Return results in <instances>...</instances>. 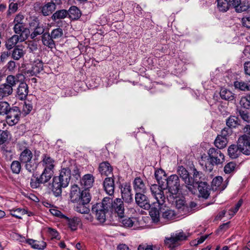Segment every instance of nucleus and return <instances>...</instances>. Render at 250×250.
Instances as JSON below:
<instances>
[{
  "label": "nucleus",
  "instance_id": "obj_1",
  "mask_svg": "<svg viewBox=\"0 0 250 250\" xmlns=\"http://www.w3.org/2000/svg\"><path fill=\"white\" fill-rule=\"evenodd\" d=\"M71 176V170L69 167L62 168L59 176L53 178L51 190L56 197L62 195V188L68 186Z\"/></svg>",
  "mask_w": 250,
  "mask_h": 250
},
{
  "label": "nucleus",
  "instance_id": "obj_2",
  "mask_svg": "<svg viewBox=\"0 0 250 250\" xmlns=\"http://www.w3.org/2000/svg\"><path fill=\"white\" fill-rule=\"evenodd\" d=\"M207 153L208 156L205 157L207 161L202 159L200 162V164L204 166V169L207 171L211 172L214 166L222 164L225 161L224 154L218 148H210Z\"/></svg>",
  "mask_w": 250,
  "mask_h": 250
},
{
  "label": "nucleus",
  "instance_id": "obj_3",
  "mask_svg": "<svg viewBox=\"0 0 250 250\" xmlns=\"http://www.w3.org/2000/svg\"><path fill=\"white\" fill-rule=\"evenodd\" d=\"M112 203V200L110 197H104L102 202L93 205L91 212L96 216L97 219H108L113 218L110 208Z\"/></svg>",
  "mask_w": 250,
  "mask_h": 250
},
{
  "label": "nucleus",
  "instance_id": "obj_4",
  "mask_svg": "<svg viewBox=\"0 0 250 250\" xmlns=\"http://www.w3.org/2000/svg\"><path fill=\"white\" fill-rule=\"evenodd\" d=\"M149 215L152 219H160V215L164 219H171L174 217H179L180 215L176 212L174 209L166 205H160L159 207L156 206L154 203L149 211Z\"/></svg>",
  "mask_w": 250,
  "mask_h": 250
},
{
  "label": "nucleus",
  "instance_id": "obj_5",
  "mask_svg": "<svg viewBox=\"0 0 250 250\" xmlns=\"http://www.w3.org/2000/svg\"><path fill=\"white\" fill-rule=\"evenodd\" d=\"M187 238V235L183 231H176L165 237L164 245L169 250H177Z\"/></svg>",
  "mask_w": 250,
  "mask_h": 250
},
{
  "label": "nucleus",
  "instance_id": "obj_6",
  "mask_svg": "<svg viewBox=\"0 0 250 250\" xmlns=\"http://www.w3.org/2000/svg\"><path fill=\"white\" fill-rule=\"evenodd\" d=\"M169 203H175V206L180 213V216L189 214V208L186 203L185 198L179 193L175 195H167Z\"/></svg>",
  "mask_w": 250,
  "mask_h": 250
},
{
  "label": "nucleus",
  "instance_id": "obj_7",
  "mask_svg": "<svg viewBox=\"0 0 250 250\" xmlns=\"http://www.w3.org/2000/svg\"><path fill=\"white\" fill-rule=\"evenodd\" d=\"M119 222V225L125 228H133V229H137L140 228L149 227L147 224L148 221L146 220H117ZM149 221V220H146ZM152 224H158L160 220H150Z\"/></svg>",
  "mask_w": 250,
  "mask_h": 250
},
{
  "label": "nucleus",
  "instance_id": "obj_8",
  "mask_svg": "<svg viewBox=\"0 0 250 250\" xmlns=\"http://www.w3.org/2000/svg\"><path fill=\"white\" fill-rule=\"evenodd\" d=\"M167 188L168 193L167 195H175L178 193L180 189V180L176 174L171 175L167 178Z\"/></svg>",
  "mask_w": 250,
  "mask_h": 250
},
{
  "label": "nucleus",
  "instance_id": "obj_9",
  "mask_svg": "<svg viewBox=\"0 0 250 250\" xmlns=\"http://www.w3.org/2000/svg\"><path fill=\"white\" fill-rule=\"evenodd\" d=\"M6 115L7 123L9 125L12 126L19 121L21 115V110L17 106H13L10 108Z\"/></svg>",
  "mask_w": 250,
  "mask_h": 250
},
{
  "label": "nucleus",
  "instance_id": "obj_10",
  "mask_svg": "<svg viewBox=\"0 0 250 250\" xmlns=\"http://www.w3.org/2000/svg\"><path fill=\"white\" fill-rule=\"evenodd\" d=\"M150 191L152 196L157 201L156 206L159 207L162 205L165 202L166 197L164 195V190L157 184H153L150 187Z\"/></svg>",
  "mask_w": 250,
  "mask_h": 250
},
{
  "label": "nucleus",
  "instance_id": "obj_11",
  "mask_svg": "<svg viewBox=\"0 0 250 250\" xmlns=\"http://www.w3.org/2000/svg\"><path fill=\"white\" fill-rule=\"evenodd\" d=\"M112 207L111 213L113 217H119L123 218L125 217V208L124 204L122 200L120 198H116L114 202V204L111 205Z\"/></svg>",
  "mask_w": 250,
  "mask_h": 250
},
{
  "label": "nucleus",
  "instance_id": "obj_12",
  "mask_svg": "<svg viewBox=\"0 0 250 250\" xmlns=\"http://www.w3.org/2000/svg\"><path fill=\"white\" fill-rule=\"evenodd\" d=\"M22 144L26 145L25 142L19 143L18 146L19 150L21 151L19 156V161L22 164L29 162L33 158L32 151L27 148L26 146H23Z\"/></svg>",
  "mask_w": 250,
  "mask_h": 250
},
{
  "label": "nucleus",
  "instance_id": "obj_13",
  "mask_svg": "<svg viewBox=\"0 0 250 250\" xmlns=\"http://www.w3.org/2000/svg\"><path fill=\"white\" fill-rule=\"evenodd\" d=\"M25 79V76L21 73H18L16 75H9L7 76L4 83L13 92V87H15L20 81Z\"/></svg>",
  "mask_w": 250,
  "mask_h": 250
},
{
  "label": "nucleus",
  "instance_id": "obj_14",
  "mask_svg": "<svg viewBox=\"0 0 250 250\" xmlns=\"http://www.w3.org/2000/svg\"><path fill=\"white\" fill-rule=\"evenodd\" d=\"M24 80L25 79L19 83L18 86L15 90V96L20 100L26 99L29 93L28 85Z\"/></svg>",
  "mask_w": 250,
  "mask_h": 250
},
{
  "label": "nucleus",
  "instance_id": "obj_15",
  "mask_svg": "<svg viewBox=\"0 0 250 250\" xmlns=\"http://www.w3.org/2000/svg\"><path fill=\"white\" fill-rule=\"evenodd\" d=\"M228 183V179L223 182V178L221 176H216L211 182V188L213 191L220 190L222 191L227 188Z\"/></svg>",
  "mask_w": 250,
  "mask_h": 250
},
{
  "label": "nucleus",
  "instance_id": "obj_16",
  "mask_svg": "<svg viewBox=\"0 0 250 250\" xmlns=\"http://www.w3.org/2000/svg\"><path fill=\"white\" fill-rule=\"evenodd\" d=\"M13 30L15 35H18L21 38V41H25L30 33L29 29L25 27L24 24H15Z\"/></svg>",
  "mask_w": 250,
  "mask_h": 250
},
{
  "label": "nucleus",
  "instance_id": "obj_17",
  "mask_svg": "<svg viewBox=\"0 0 250 250\" xmlns=\"http://www.w3.org/2000/svg\"><path fill=\"white\" fill-rule=\"evenodd\" d=\"M230 4L232 5L235 11L237 13H242L247 11L250 8V4L248 1L241 0H229Z\"/></svg>",
  "mask_w": 250,
  "mask_h": 250
},
{
  "label": "nucleus",
  "instance_id": "obj_18",
  "mask_svg": "<svg viewBox=\"0 0 250 250\" xmlns=\"http://www.w3.org/2000/svg\"><path fill=\"white\" fill-rule=\"evenodd\" d=\"M192 176H190V183L189 186L194 187L197 184L203 182L204 179V174L202 172L198 170L194 167H191Z\"/></svg>",
  "mask_w": 250,
  "mask_h": 250
},
{
  "label": "nucleus",
  "instance_id": "obj_19",
  "mask_svg": "<svg viewBox=\"0 0 250 250\" xmlns=\"http://www.w3.org/2000/svg\"><path fill=\"white\" fill-rule=\"evenodd\" d=\"M143 192H137L135 194V201L136 204L145 209L151 208L148 198Z\"/></svg>",
  "mask_w": 250,
  "mask_h": 250
},
{
  "label": "nucleus",
  "instance_id": "obj_20",
  "mask_svg": "<svg viewBox=\"0 0 250 250\" xmlns=\"http://www.w3.org/2000/svg\"><path fill=\"white\" fill-rule=\"evenodd\" d=\"M122 197L126 203H130L133 201L131 186L129 184L125 183L121 187Z\"/></svg>",
  "mask_w": 250,
  "mask_h": 250
},
{
  "label": "nucleus",
  "instance_id": "obj_21",
  "mask_svg": "<svg viewBox=\"0 0 250 250\" xmlns=\"http://www.w3.org/2000/svg\"><path fill=\"white\" fill-rule=\"evenodd\" d=\"M237 146L242 153L246 155H250V141L249 139L240 136L237 141Z\"/></svg>",
  "mask_w": 250,
  "mask_h": 250
},
{
  "label": "nucleus",
  "instance_id": "obj_22",
  "mask_svg": "<svg viewBox=\"0 0 250 250\" xmlns=\"http://www.w3.org/2000/svg\"><path fill=\"white\" fill-rule=\"evenodd\" d=\"M103 187L106 193L110 196L113 195L115 190L114 176L106 177L103 182Z\"/></svg>",
  "mask_w": 250,
  "mask_h": 250
},
{
  "label": "nucleus",
  "instance_id": "obj_23",
  "mask_svg": "<svg viewBox=\"0 0 250 250\" xmlns=\"http://www.w3.org/2000/svg\"><path fill=\"white\" fill-rule=\"evenodd\" d=\"M197 188L199 191V196L205 199L208 198L210 195V188L209 186L206 182H200L197 184Z\"/></svg>",
  "mask_w": 250,
  "mask_h": 250
},
{
  "label": "nucleus",
  "instance_id": "obj_24",
  "mask_svg": "<svg viewBox=\"0 0 250 250\" xmlns=\"http://www.w3.org/2000/svg\"><path fill=\"white\" fill-rule=\"evenodd\" d=\"M24 48L22 44H18L15 46L11 52L12 58L14 60L18 61L22 58L25 54Z\"/></svg>",
  "mask_w": 250,
  "mask_h": 250
},
{
  "label": "nucleus",
  "instance_id": "obj_25",
  "mask_svg": "<svg viewBox=\"0 0 250 250\" xmlns=\"http://www.w3.org/2000/svg\"><path fill=\"white\" fill-rule=\"evenodd\" d=\"M54 40L52 35L48 32H45L42 36V41L43 45L51 49L55 48L56 46V43Z\"/></svg>",
  "mask_w": 250,
  "mask_h": 250
},
{
  "label": "nucleus",
  "instance_id": "obj_26",
  "mask_svg": "<svg viewBox=\"0 0 250 250\" xmlns=\"http://www.w3.org/2000/svg\"><path fill=\"white\" fill-rule=\"evenodd\" d=\"M98 169L102 176H108L112 174L113 168L107 161L101 163L99 164Z\"/></svg>",
  "mask_w": 250,
  "mask_h": 250
},
{
  "label": "nucleus",
  "instance_id": "obj_27",
  "mask_svg": "<svg viewBox=\"0 0 250 250\" xmlns=\"http://www.w3.org/2000/svg\"><path fill=\"white\" fill-rule=\"evenodd\" d=\"M81 193L80 188L77 185L72 186L69 196L71 201L73 203L79 202L81 199Z\"/></svg>",
  "mask_w": 250,
  "mask_h": 250
},
{
  "label": "nucleus",
  "instance_id": "obj_28",
  "mask_svg": "<svg viewBox=\"0 0 250 250\" xmlns=\"http://www.w3.org/2000/svg\"><path fill=\"white\" fill-rule=\"evenodd\" d=\"M41 163L44 168L54 170L55 160L49 155L46 154H43Z\"/></svg>",
  "mask_w": 250,
  "mask_h": 250
},
{
  "label": "nucleus",
  "instance_id": "obj_29",
  "mask_svg": "<svg viewBox=\"0 0 250 250\" xmlns=\"http://www.w3.org/2000/svg\"><path fill=\"white\" fill-rule=\"evenodd\" d=\"M68 16L67 11L65 9H61L56 11L51 16V19L57 24L62 23L61 20L64 19Z\"/></svg>",
  "mask_w": 250,
  "mask_h": 250
},
{
  "label": "nucleus",
  "instance_id": "obj_30",
  "mask_svg": "<svg viewBox=\"0 0 250 250\" xmlns=\"http://www.w3.org/2000/svg\"><path fill=\"white\" fill-rule=\"evenodd\" d=\"M94 182V177L93 175L91 174H85L80 180L81 185L86 190L92 187Z\"/></svg>",
  "mask_w": 250,
  "mask_h": 250
},
{
  "label": "nucleus",
  "instance_id": "obj_31",
  "mask_svg": "<svg viewBox=\"0 0 250 250\" xmlns=\"http://www.w3.org/2000/svg\"><path fill=\"white\" fill-rule=\"evenodd\" d=\"M134 189L137 192L145 193L146 187L143 180L140 177L136 178L133 182Z\"/></svg>",
  "mask_w": 250,
  "mask_h": 250
},
{
  "label": "nucleus",
  "instance_id": "obj_32",
  "mask_svg": "<svg viewBox=\"0 0 250 250\" xmlns=\"http://www.w3.org/2000/svg\"><path fill=\"white\" fill-rule=\"evenodd\" d=\"M19 42H22L23 41H21V38L18 37V35H14L6 41L5 47L7 50H10L14 49Z\"/></svg>",
  "mask_w": 250,
  "mask_h": 250
},
{
  "label": "nucleus",
  "instance_id": "obj_33",
  "mask_svg": "<svg viewBox=\"0 0 250 250\" xmlns=\"http://www.w3.org/2000/svg\"><path fill=\"white\" fill-rule=\"evenodd\" d=\"M177 173L182 179L185 184L189 186L190 183V175L188 171L182 166H179Z\"/></svg>",
  "mask_w": 250,
  "mask_h": 250
},
{
  "label": "nucleus",
  "instance_id": "obj_34",
  "mask_svg": "<svg viewBox=\"0 0 250 250\" xmlns=\"http://www.w3.org/2000/svg\"><path fill=\"white\" fill-rule=\"evenodd\" d=\"M47 2L42 7V13L44 16L51 15L56 9V5L54 3Z\"/></svg>",
  "mask_w": 250,
  "mask_h": 250
},
{
  "label": "nucleus",
  "instance_id": "obj_35",
  "mask_svg": "<svg viewBox=\"0 0 250 250\" xmlns=\"http://www.w3.org/2000/svg\"><path fill=\"white\" fill-rule=\"evenodd\" d=\"M69 18L72 20H78L81 16L80 10L76 6H71L67 11Z\"/></svg>",
  "mask_w": 250,
  "mask_h": 250
},
{
  "label": "nucleus",
  "instance_id": "obj_36",
  "mask_svg": "<svg viewBox=\"0 0 250 250\" xmlns=\"http://www.w3.org/2000/svg\"><path fill=\"white\" fill-rule=\"evenodd\" d=\"M54 174V170L44 168L41 175L39 176L40 181L43 184L47 183L52 178Z\"/></svg>",
  "mask_w": 250,
  "mask_h": 250
},
{
  "label": "nucleus",
  "instance_id": "obj_37",
  "mask_svg": "<svg viewBox=\"0 0 250 250\" xmlns=\"http://www.w3.org/2000/svg\"><path fill=\"white\" fill-rule=\"evenodd\" d=\"M27 243L31 247L37 250H43L46 246V243L43 241H39L33 239H28Z\"/></svg>",
  "mask_w": 250,
  "mask_h": 250
},
{
  "label": "nucleus",
  "instance_id": "obj_38",
  "mask_svg": "<svg viewBox=\"0 0 250 250\" xmlns=\"http://www.w3.org/2000/svg\"><path fill=\"white\" fill-rule=\"evenodd\" d=\"M228 152L229 156L231 158L235 159L239 156L241 151H240L237 145H231L229 147L228 149Z\"/></svg>",
  "mask_w": 250,
  "mask_h": 250
},
{
  "label": "nucleus",
  "instance_id": "obj_39",
  "mask_svg": "<svg viewBox=\"0 0 250 250\" xmlns=\"http://www.w3.org/2000/svg\"><path fill=\"white\" fill-rule=\"evenodd\" d=\"M226 125L228 127L232 129L240 125V121L237 117L231 115L226 120Z\"/></svg>",
  "mask_w": 250,
  "mask_h": 250
},
{
  "label": "nucleus",
  "instance_id": "obj_40",
  "mask_svg": "<svg viewBox=\"0 0 250 250\" xmlns=\"http://www.w3.org/2000/svg\"><path fill=\"white\" fill-rule=\"evenodd\" d=\"M227 143V138L223 137L221 136V135H218L214 141V145L219 149L224 148L225 147H226Z\"/></svg>",
  "mask_w": 250,
  "mask_h": 250
},
{
  "label": "nucleus",
  "instance_id": "obj_41",
  "mask_svg": "<svg viewBox=\"0 0 250 250\" xmlns=\"http://www.w3.org/2000/svg\"><path fill=\"white\" fill-rule=\"evenodd\" d=\"M217 7L219 11L225 12L227 11L232 5L230 4L229 0H217Z\"/></svg>",
  "mask_w": 250,
  "mask_h": 250
},
{
  "label": "nucleus",
  "instance_id": "obj_42",
  "mask_svg": "<svg viewBox=\"0 0 250 250\" xmlns=\"http://www.w3.org/2000/svg\"><path fill=\"white\" fill-rule=\"evenodd\" d=\"M13 92L8 88L5 83L0 84V100L12 95Z\"/></svg>",
  "mask_w": 250,
  "mask_h": 250
},
{
  "label": "nucleus",
  "instance_id": "obj_43",
  "mask_svg": "<svg viewBox=\"0 0 250 250\" xmlns=\"http://www.w3.org/2000/svg\"><path fill=\"white\" fill-rule=\"evenodd\" d=\"M91 199L89 190L84 189L82 191L79 203L88 205Z\"/></svg>",
  "mask_w": 250,
  "mask_h": 250
},
{
  "label": "nucleus",
  "instance_id": "obj_44",
  "mask_svg": "<svg viewBox=\"0 0 250 250\" xmlns=\"http://www.w3.org/2000/svg\"><path fill=\"white\" fill-rule=\"evenodd\" d=\"M25 168L28 172L32 173L33 176L34 175V172L38 167V164L36 162L32 161V160L29 162L25 163Z\"/></svg>",
  "mask_w": 250,
  "mask_h": 250
},
{
  "label": "nucleus",
  "instance_id": "obj_45",
  "mask_svg": "<svg viewBox=\"0 0 250 250\" xmlns=\"http://www.w3.org/2000/svg\"><path fill=\"white\" fill-rule=\"evenodd\" d=\"M220 94L221 98L226 100L232 101L234 98V94L227 89H222Z\"/></svg>",
  "mask_w": 250,
  "mask_h": 250
},
{
  "label": "nucleus",
  "instance_id": "obj_46",
  "mask_svg": "<svg viewBox=\"0 0 250 250\" xmlns=\"http://www.w3.org/2000/svg\"><path fill=\"white\" fill-rule=\"evenodd\" d=\"M45 31V28L42 24H40L36 27L33 32L30 34V38L31 39H34L37 36L44 34Z\"/></svg>",
  "mask_w": 250,
  "mask_h": 250
},
{
  "label": "nucleus",
  "instance_id": "obj_47",
  "mask_svg": "<svg viewBox=\"0 0 250 250\" xmlns=\"http://www.w3.org/2000/svg\"><path fill=\"white\" fill-rule=\"evenodd\" d=\"M10 108V105L8 102H0V115H6Z\"/></svg>",
  "mask_w": 250,
  "mask_h": 250
},
{
  "label": "nucleus",
  "instance_id": "obj_48",
  "mask_svg": "<svg viewBox=\"0 0 250 250\" xmlns=\"http://www.w3.org/2000/svg\"><path fill=\"white\" fill-rule=\"evenodd\" d=\"M114 220H90L92 224L94 225H116L115 223H113Z\"/></svg>",
  "mask_w": 250,
  "mask_h": 250
},
{
  "label": "nucleus",
  "instance_id": "obj_49",
  "mask_svg": "<svg viewBox=\"0 0 250 250\" xmlns=\"http://www.w3.org/2000/svg\"><path fill=\"white\" fill-rule=\"evenodd\" d=\"M240 104L241 106L246 109L250 108V94H247L246 96L241 98Z\"/></svg>",
  "mask_w": 250,
  "mask_h": 250
},
{
  "label": "nucleus",
  "instance_id": "obj_50",
  "mask_svg": "<svg viewBox=\"0 0 250 250\" xmlns=\"http://www.w3.org/2000/svg\"><path fill=\"white\" fill-rule=\"evenodd\" d=\"M21 162L19 161H14L11 165V169L13 173L19 174L21 168Z\"/></svg>",
  "mask_w": 250,
  "mask_h": 250
},
{
  "label": "nucleus",
  "instance_id": "obj_51",
  "mask_svg": "<svg viewBox=\"0 0 250 250\" xmlns=\"http://www.w3.org/2000/svg\"><path fill=\"white\" fill-rule=\"evenodd\" d=\"M87 205L79 203L76 207V211L82 214L88 213L89 212V208L87 207Z\"/></svg>",
  "mask_w": 250,
  "mask_h": 250
},
{
  "label": "nucleus",
  "instance_id": "obj_52",
  "mask_svg": "<svg viewBox=\"0 0 250 250\" xmlns=\"http://www.w3.org/2000/svg\"><path fill=\"white\" fill-rule=\"evenodd\" d=\"M32 68L34 72H36L37 74H39L43 70V62L42 61L37 60L34 61Z\"/></svg>",
  "mask_w": 250,
  "mask_h": 250
},
{
  "label": "nucleus",
  "instance_id": "obj_53",
  "mask_svg": "<svg viewBox=\"0 0 250 250\" xmlns=\"http://www.w3.org/2000/svg\"><path fill=\"white\" fill-rule=\"evenodd\" d=\"M243 203V200L240 199L239 201L235 204L234 207L231 208L229 210L228 213V214L231 216V217L233 216L238 211L240 207L242 206Z\"/></svg>",
  "mask_w": 250,
  "mask_h": 250
},
{
  "label": "nucleus",
  "instance_id": "obj_54",
  "mask_svg": "<svg viewBox=\"0 0 250 250\" xmlns=\"http://www.w3.org/2000/svg\"><path fill=\"white\" fill-rule=\"evenodd\" d=\"M9 135L7 130H0V145L4 144L8 141Z\"/></svg>",
  "mask_w": 250,
  "mask_h": 250
},
{
  "label": "nucleus",
  "instance_id": "obj_55",
  "mask_svg": "<svg viewBox=\"0 0 250 250\" xmlns=\"http://www.w3.org/2000/svg\"><path fill=\"white\" fill-rule=\"evenodd\" d=\"M54 39H58L61 38L63 35V31L62 28L58 27L52 30L50 33Z\"/></svg>",
  "mask_w": 250,
  "mask_h": 250
},
{
  "label": "nucleus",
  "instance_id": "obj_56",
  "mask_svg": "<svg viewBox=\"0 0 250 250\" xmlns=\"http://www.w3.org/2000/svg\"><path fill=\"white\" fill-rule=\"evenodd\" d=\"M236 167V164L230 162L225 165L224 168V171L225 173L229 174L232 172Z\"/></svg>",
  "mask_w": 250,
  "mask_h": 250
},
{
  "label": "nucleus",
  "instance_id": "obj_57",
  "mask_svg": "<svg viewBox=\"0 0 250 250\" xmlns=\"http://www.w3.org/2000/svg\"><path fill=\"white\" fill-rule=\"evenodd\" d=\"M234 86L235 88L242 91H246L248 85L247 82L243 81H236L234 83Z\"/></svg>",
  "mask_w": 250,
  "mask_h": 250
},
{
  "label": "nucleus",
  "instance_id": "obj_58",
  "mask_svg": "<svg viewBox=\"0 0 250 250\" xmlns=\"http://www.w3.org/2000/svg\"><path fill=\"white\" fill-rule=\"evenodd\" d=\"M239 114L244 121L250 123V114L247 111L240 109Z\"/></svg>",
  "mask_w": 250,
  "mask_h": 250
},
{
  "label": "nucleus",
  "instance_id": "obj_59",
  "mask_svg": "<svg viewBox=\"0 0 250 250\" xmlns=\"http://www.w3.org/2000/svg\"><path fill=\"white\" fill-rule=\"evenodd\" d=\"M49 211L54 216L59 217L62 219H69L68 217L63 214L60 210L56 208H51L49 209Z\"/></svg>",
  "mask_w": 250,
  "mask_h": 250
},
{
  "label": "nucleus",
  "instance_id": "obj_60",
  "mask_svg": "<svg viewBox=\"0 0 250 250\" xmlns=\"http://www.w3.org/2000/svg\"><path fill=\"white\" fill-rule=\"evenodd\" d=\"M208 235L202 236L198 239H195L191 241L190 242V245L191 246H197L199 244L204 242V241L208 237Z\"/></svg>",
  "mask_w": 250,
  "mask_h": 250
},
{
  "label": "nucleus",
  "instance_id": "obj_61",
  "mask_svg": "<svg viewBox=\"0 0 250 250\" xmlns=\"http://www.w3.org/2000/svg\"><path fill=\"white\" fill-rule=\"evenodd\" d=\"M69 228L72 230L77 229L78 226L79 225L80 221L79 220H67Z\"/></svg>",
  "mask_w": 250,
  "mask_h": 250
},
{
  "label": "nucleus",
  "instance_id": "obj_62",
  "mask_svg": "<svg viewBox=\"0 0 250 250\" xmlns=\"http://www.w3.org/2000/svg\"><path fill=\"white\" fill-rule=\"evenodd\" d=\"M42 184L43 183L40 181L39 177H37L35 179L31 178L30 180V185L32 188H37L40 187L41 184Z\"/></svg>",
  "mask_w": 250,
  "mask_h": 250
},
{
  "label": "nucleus",
  "instance_id": "obj_63",
  "mask_svg": "<svg viewBox=\"0 0 250 250\" xmlns=\"http://www.w3.org/2000/svg\"><path fill=\"white\" fill-rule=\"evenodd\" d=\"M157 181L158 183V185H157V186H160V188H161L163 189V190H165L167 188V178H166V176H164V178L162 177V178L157 180Z\"/></svg>",
  "mask_w": 250,
  "mask_h": 250
},
{
  "label": "nucleus",
  "instance_id": "obj_64",
  "mask_svg": "<svg viewBox=\"0 0 250 250\" xmlns=\"http://www.w3.org/2000/svg\"><path fill=\"white\" fill-rule=\"evenodd\" d=\"M244 134L241 136L246 139H249L250 141V125H246L243 129Z\"/></svg>",
  "mask_w": 250,
  "mask_h": 250
}]
</instances>
